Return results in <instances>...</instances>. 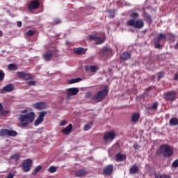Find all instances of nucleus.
<instances>
[{"label": "nucleus", "instance_id": "2f4dec72", "mask_svg": "<svg viewBox=\"0 0 178 178\" xmlns=\"http://www.w3.org/2000/svg\"><path fill=\"white\" fill-rule=\"evenodd\" d=\"M8 136V129H0V137Z\"/></svg>", "mask_w": 178, "mask_h": 178}, {"label": "nucleus", "instance_id": "f8f14e48", "mask_svg": "<svg viewBox=\"0 0 178 178\" xmlns=\"http://www.w3.org/2000/svg\"><path fill=\"white\" fill-rule=\"evenodd\" d=\"M165 98L166 101H175L176 99V92H168L165 95Z\"/></svg>", "mask_w": 178, "mask_h": 178}, {"label": "nucleus", "instance_id": "7c9ffc66", "mask_svg": "<svg viewBox=\"0 0 178 178\" xmlns=\"http://www.w3.org/2000/svg\"><path fill=\"white\" fill-rule=\"evenodd\" d=\"M170 124H171V126H177L178 120L177 118H172L170 120Z\"/></svg>", "mask_w": 178, "mask_h": 178}, {"label": "nucleus", "instance_id": "a18cd8bd", "mask_svg": "<svg viewBox=\"0 0 178 178\" xmlns=\"http://www.w3.org/2000/svg\"><path fill=\"white\" fill-rule=\"evenodd\" d=\"M8 113H9V111H1V115H2V116H6V115H8Z\"/></svg>", "mask_w": 178, "mask_h": 178}, {"label": "nucleus", "instance_id": "9d476101", "mask_svg": "<svg viewBox=\"0 0 178 178\" xmlns=\"http://www.w3.org/2000/svg\"><path fill=\"white\" fill-rule=\"evenodd\" d=\"M17 76L19 77V79H23L24 80H31V79H33L32 74H27L24 72H18Z\"/></svg>", "mask_w": 178, "mask_h": 178}, {"label": "nucleus", "instance_id": "39448f33", "mask_svg": "<svg viewBox=\"0 0 178 178\" xmlns=\"http://www.w3.org/2000/svg\"><path fill=\"white\" fill-rule=\"evenodd\" d=\"M33 163V161L30 159L26 160H24L22 162V170L27 173V172H30L31 170V165Z\"/></svg>", "mask_w": 178, "mask_h": 178}, {"label": "nucleus", "instance_id": "a878e982", "mask_svg": "<svg viewBox=\"0 0 178 178\" xmlns=\"http://www.w3.org/2000/svg\"><path fill=\"white\" fill-rule=\"evenodd\" d=\"M7 136H8V137H16L17 132L12 129H7Z\"/></svg>", "mask_w": 178, "mask_h": 178}, {"label": "nucleus", "instance_id": "f3484780", "mask_svg": "<svg viewBox=\"0 0 178 178\" xmlns=\"http://www.w3.org/2000/svg\"><path fill=\"white\" fill-rule=\"evenodd\" d=\"M72 129H73V124H70L67 127L62 129L61 133L65 136H69L72 133Z\"/></svg>", "mask_w": 178, "mask_h": 178}, {"label": "nucleus", "instance_id": "0eeeda50", "mask_svg": "<svg viewBox=\"0 0 178 178\" xmlns=\"http://www.w3.org/2000/svg\"><path fill=\"white\" fill-rule=\"evenodd\" d=\"M166 40V35L164 33H160L154 38V42L156 48H161V41H165Z\"/></svg>", "mask_w": 178, "mask_h": 178}, {"label": "nucleus", "instance_id": "c9c22d12", "mask_svg": "<svg viewBox=\"0 0 178 178\" xmlns=\"http://www.w3.org/2000/svg\"><path fill=\"white\" fill-rule=\"evenodd\" d=\"M57 168L55 166H51L49 169H48V172H49V173H55V172H56Z\"/></svg>", "mask_w": 178, "mask_h": 178}, {"label": "nucleus", "instance_id": "5fc2aeb1", "mask_svg": "<svg viewBox=\"0 0 178 178\" xmlns=\"http://www.w3.org/2000/svg\"><path fill=\"white\" fill-rule=\"evenodd\" d=\"M174 80H178V73L175 74Z\"/></svg>", "mask_w": 178, "mask_h": 178}, {"label": "nucleus", "instance_id": "2eb2a0df", "mask_svg": "<svg viewBox=\"0 0 178 178\" xmlns=\"http://www.w3.org/2000/svg\"><path fill=\"white\" fill-rule=\"evenodd\" d=\"M112 172H113V165H108L103 170L104 175H106V176H109L110 175H112Z\"/></svg>", "mask_w": 178, "mask_h": 178}, {"label": "nucleus", "instance_id": "dca6fc26", "mask_svg": "<svg viewBox=\"0 0 178 178\" xmlns=\"http://www.w3.org/2000/svg\"><path fill=\"white\" fill-rule=\"evenodd\" d=\"M99 69V67L97 65L85 66L86 72H88V70H90L91 73H95L96 72H98Z\"/></svg>", "mask_w": 178, "mask_h": 178}, {"label": "nucleus", "instance_id": "72a5a7b5", "mask_svg": "<svg viewBox=\"0 0 178 178\" xmlns=\"http://www.w3.org/2000/svg\"><path fill=\"white\" fill-rule=\"evenodd\" d=\"M91 127H92V122H89L88 124H86L85 126H84V130L85 131H87L88 130H90V129H91Z\"/></svg>", "mask_w": 178, "mask_h": 178}, {"label": "nucleus", "instance_id": "b1692460", "mask_svg": "<svg viewBox=\"0 0 178 178\" xmlns=\"http://www.w3.org/2000/svg\"><path fill=\"white\" fill-rule=\"evenodd\" d=\"M120 58L122 59V60H127V59H130V58H131V54L124 52L120 55Z\"/></svg>", "mask_w": 178, "mask_h": 178}, {"label": "nucleus", "instance_id": "473e14b6", "mask_svg": "<svg viewBox=\"0 0 178 178\" xmlns=\"http://www.w3.org/2000/svg\"><path fill=\"white\" fill-rule=\"evenodd\" d=\"M41 169H42V166L41 165L36 166L33 171V174L36 175V173H38V172H40Z\"/></svg>", "mask_w": 178, "mask_h": 178}, {"label": "nucleus", "instance_id": "5701e85b", "mask_svg": "<svg viewBox=\"0 0 178 178\" xmlns=\"http://www.w3.org/2000/svg\"><path fill=\"white\" fill-rule=\"evenodd\" d=\"M102 55H106L109 56V55H112V49L110 47H104L101 51Z\"/></svg>", "mask_w": 178, "mask_h": 178}, {"label": "nucleus", "instance_id": "58836bf2", "mask_svg": "<svg viewBox=\"0 0 178 178\" xmlns=\"http://www.w3.org/2000/svg\"><path fill=\"white\" fill-rule=\"evenodd\" d=\"M131 17H132V19H137V17H138V13L133 12L131 15Z\"/></svg>", "mask_w": 178, "mask_h": 178}, {"label": "nucleus", "instance_id": "7ed1b4c3", "mask_svg": "<svg viewBox=\"0 0 178 178\" xmlns=\"http://www.w3.org/2000/svg\"><path fill=\"white\" fill-rule=\"evenodd\" d=\"M160 152L166 158L173 155V149L168 145H163L160 147Z\"/></svg>", "mask_w": 178, "mask_h": 178}, {"label": "nucleus", "instance_id": "3c124183", "mask_svg": "<svg viewBox=\"0 0 178 178\" xmlns=\"http://www.w3.org/2000/svg\"><path fill=\"white\" fill-rule=\"evenodd\" d=\"M134 149H138L140 148V145H138L137 143H135L134 145Z\"/></svg>", "mask_w": 178, "mask_h": 178}, {"label": "nucleus", "instance_id": "de8ad7c7", "mask_svg": "<svg viewBox=\"0 0 178 178\" xmlns=\"http://www.w3.org/2000/svg\"><path fill=\"white\" fill-rule=\"evenodd\" d=\"M15 177V174H13L12 172H9L8 175L6 177V178H13Z\"/></svg>", "mask_w": 178, "mask_h": 178}, {"label": "nucleus", "instance_id": "8fccbe9b", "mask_svg": "<svg viewBox=\"0 0 178 178\" xmlns=\"http://www.w3.org/2000/svg\"><path fill=\"white\" fill-rule=\"evenodd\" d=\"M67 123V122L65 120H63V121L60 122L59 126H65Z\"/></svg>", "mask_w": 178, "mask_h": 178}, {"label": "nucleus", "instance_id": "49530a36", "mask_svg": "<svg viewBox=\"0 0 178 178\" xmlns=\"http://www.w3.org/2000/svg\"><path fill=\"white\" fill-rule=\"evenodd\" d=\"M54 24H59V23H60V19H59V18H54Z\"/></svg>", "mask_w": 178, "mask_h": 178}, {"label": "nucleus", "instance_id": "ea45409f", "mask_svg": "<svg viewBox=\"0 0 178 178\" xmlns=\"http://www.w3.org/2000/svg\"><path fill=\"white\" fill-rule=\"evenodd\" d=\"M3 79H5V73H3V71L0 70V81H3Z\"/></svg>", "mask_w": 178, "mask_h": 178}, {"label": "nucleus", "instance_id": "423d86ee", "mask_svg": "<svg viewBox=\"0 0 178 178\" xmlns=\"http://www.w3.org/2000/svg\"><path fill=\"white\" fill-rule=\"evenodd\" d=\"M65 92H67V99H70V97H73L74 95H77L79 94L78 88H70L65 90Z\"/></svg>", "mask_w": 178, "mask_h": 178}, {"label": "nucleus", "instance_id": "c03bdc74", "mask_svg": "<svg viewBox=\"0 0 178 178\" xmlns=\"http://www.w3.org/2000/svg\"><path fill=\"white\" fill-rule=\"evenodd\" d=\"M155 178H167L166 175H161L159 174H156L155 175Z\"/></svg>", "mask_w": 178, "mask_h": 178}, {"label": "nucleus", "instance_id": "864d4df0", "mask_svg": "<svg viewBox=\"0 0 178 178\" xmlns=\"http://www.w3.org/2000/svg\"><path fill=\"white\" fill-rule=\"evenodd\" d=\"M91 97V92H88L86 95V98H90Z\"/></svg>", "mask_w": 178, "mask_h": 178}, {"label": "nucleus", "instance_id": "f257e3e1", "mask_svg": "<svg viewBox=\"0 0 178 178\" xmlns=\"http://www.w3.org/2000/svg\"><path fill=\"white\" fill-rule=\"evenodd\" d=\"M22 113L18 118L20 127H27L29 124H31L34 122V119H35V112H29L27 110H23Z\"/></svg>", "mask_w": 178, "mask_h": 178}, {"label": "nucleus", "instance_id": "6e6d98bb", "mask_svg": "<svg viewBox=\"0 0 178 178\" xmlns=\"http://www.w3.org/2000/svg\"><path fill=\"white\" fill-rule=\"evenodd\" d=\"M1 111H3V106L2 104H0V112H1Z\"/></svg>", "mask_w": 178, "mask_h": 178}, {"label": "nucleus", "instance_id": "c756f323", "mask_svg": "<svg viewBox=\"0 0 178 178\" xmlns=\"http://www.w3.org/2000/svg\"><path fill=\"white\" fill-rule=\"evenodd\" d=\"M136 172H138V166L137 165H133L131 168H130V172L132 175L136 174Z\"/></svg>", "mask_w": 178, "mask_h": 178}, {"label": "nucleus", "instance_id": "a211bd4d", "mask_svg": "<svg viewBox=\"0 0 178 178\" xmlns=\"http://www.w3.org/2000/svg\"><path fill=\"white\" fill-rule=\"evenodd\" d=\"M73 51L76 55H84L87 52V49L83 47H78L73 49Z\"/></svg>", "mask_w": 178, "mask_h": 178}, {"label": "nucleus", "instance_id": "9b49d317", "mask_svg": "<svg viewBox=\"0 0 178 178\" xmlns=\"http://www.w3.org/2000/svg\"><path fill=\"white\" fill-rule=\"evenodd\" d=\"M88 38L90 40H93V41H95L96 44H102L105 41L104 38L97 37L95 35H90Z\"/></svg>", "mask_w": 178, "mask_h": 178}, {"label": "nucleus", "instance_id": "6ab92c4d", "mask_svg": "<svg viewBox=\"0 0 178 178\" xmlns=\"http://www.w3.org/2000/svg\"><path fill=\"white\" fill-rule=\"evenodd\" d=\"M43 59L44 60H51V59H52V56H53V53L52 51L49 50L45 51L43 55Z\"/></svg>", "mask_w": 178, "mask_h": 178}, {"label": "nucleus", "instance_id": "6e6552de", "mask_svg": "<svg viewBox=\"0 0 178 178\" xmlns=\"http://www.w3.org/2000/svg\"><path fill=\"white\" fill-rule=\"evenodd\" d=\"M116 137V133L115 131H110L104 134V140L106 143L108 141H113Z\"/></svg>", "mask_w": 178, "mask_h": 178}, {"label": "nucleus", "instance_id": "09e8293b", "mask_svg": "<svg viewBox=\"0 0 178 178\" xmlns=\"http://www.w3.org/2000/svg\"><path fill=\"white\" fill-rule=\"evenodd\" d=\"M164 73L163 72H160L159 73V75H158V80H161V79H162V77H163L164 76Z\"/></svg>", "mask_w": 178, "mask_h": 178}, {"label": "nucleus", "instance_id": "603ef678", "mask_svg": "<svg viewBox=\"0 0 178 178\" xmlns=\"http://www.w3.org/2000/svg\"><path fill=\"white\" fill-rule=\"evenodd\" d=\"M17 24V27H22V22L18 21Z\"/></svg>", "mask_w": 178, "mask_h": 178}, {"label": "nucleus", "instance_id": "c85d7f7f", "mask_svg": "<svg viewBox=\"0 0 178 178\" xmlns=\"http://www.w3.org/2000/svg\"><path fill=\"white\" fill-rule=\"evenodd\" d=\"M159 105V103H158V102H156L150 107H149V109L150 111H156V109H158Z\"/></svg>", "mask_w": 178, "mask_h": 178}, {"label": "nucleus", "instance_id": "f03ea898", "mask_svg": "<svg viewBox=\"0 0 178 178\" xmlns=\"http://www.w3.org/2000/svg\"><path fill=\"white\" fill-rule=\"evenodd\" d=\"M127 26L134 27L135 29H143L144 27V21L143 19H131L127 22Z\"/></svg>", "mask_w": 178, "mask_h": 178}, {"label": "nucleus", "instance_id": "393cba45", "mask_svg": "<svg viewBox=\"0 0 178 178\" xmlns=\"http://www.w3.org/2000/svg\"><path fill=\"white\" fill-rule=\"evenodd\" d=\"M85 175H87V170L86 169H81L75 172V175L77 177H81V176H85Z\"/></svg>", "mask_w": 178, "mask_h": 178}, {"label": "nucleus", "instance_id": "20e7f679", "mask_svg": "<svg viewBox=\"0 0 178 178\" xmlns=\"http://www.w3.org/2000/svg\"><path fill=\"white\" fill-rule=\"evenodd\" d=\"M108 95V89L104 88L102 90L99 91L93 97V99L96 102H101Z\"/></svg>", "mask_w": 178, "mask_h": 178}, {"label": "nucleus", "instance_id": "cd10ccee", "mask_svg": "<svg viewBox=\"0 0 178 178\" xmlns=\"http://www.w3.org/2000/svg\"><path fill=\"white\" fill-rule=\"evenodd\" d=\"M10 159H12V161H15V162H17V161H19V158H20V154L15 153L13 155L10 156Z\"/></svg>", "mask_w": 178, "mask_h": 178}, {"label": "nucleus", "instance_id": "37998d69", "mask_svg": "<svg viewBox=\"0 0 178 178\" xmlns=\"http://www.w3.org/2000/svg\"><path fill=\"white\" fill-rule=\"evenodd\" d=\"M28 37H31V35H34V31L33 30H29L26 33Z\"/></svg>", "mask_w": 178, "mask_h": 178}, {"label": "nucleus", "instance_id": "bb28decb", "mask_svg": "<svg viewBox=\"0 0 178 178\" xmlns=\"http://www.w3.org/2000/svg\"><path fill=\"white\" fill-rule=\"evenodd\" d=\"M81 78H76L70 79L67 81L68 84H74V83H79V81H81Z\"/></svg>", "mask_w": 178, "mask_h": 178}, {"label": "nucleus", "instance_id": "a19ab883", "mask_svg": "<svg viewBox=\"0 0 178 178\" xmlns=\"http://www.w3.org/2000/svg\"><path fill=\"white\" fill-rule=\"evenodd\" d=\"M108 16L109 17H115V10H109L108 11Z\"/></svg>", "mask_w": 178, "mask_h": 178}, {"label": "nucleus", "instance_id": "aec40b11", "mask_svg": "<svg viewBox=\"0 0 178 178\" xmlns=\"http://www.w3.org/2000/svg\"><path fill=\"white\" fill-rule=\"evenodd\" d=\"M140 120V113H134L131 116V122L132 124H136Z\"/></svg>", "mask_w": 178, "mask_h": 178}, {"label": "nucleus", "instance_id": "4c0bfd02", "mask_svg": "<svg viewBox=\"0 0 178 178\" xmlns=\"http://www.w3.org/2000/svg\"><path fill=\"white\" fill-rule=\"evenodd\" d=\"M27 86H29V87H31L33 86H35L36 83L35 81H29L26 82Z\"/></svg>", "mask_w": 178, "mask_h": 178}, {"label": "nucleus", "instance_id": "1a4fd4ad", "mask_svg": "<svg viewBox=\"0 0 178 178\" xmlns=\"http://www.w3.org/2000/svg\"><path fill=\"white\" fill-rule=\"evenodd\" d=\"M45 115H47L46 111H42L39 113V116L35 121V126H38L39 124H41V123L44 122V118H45Z\"/></svg>", "mask_w": 178, "mask_h": 178}, {"label": "nucleus", "instance_id": "4be33fe9", "mask_svg": "<svg viewBox=\"0 0 178 178\" xmlns=\"http://www.w3.org/2000/svg\"><path fill=\"white\" fill-rule=\"evenodd\" d=\"M115 161L117 162H122L123 161H126V154H122L118 153L115 155Z\"/></svg>", "mask_w": 178, "mask_h": 178}, {"label": "nucleus", "instance_id": "4468645a", "mask_svg": "<svg viewBox=\"0 0 178 178\" xmlns=\"http://www.w3.org/2000/svg\"><path fill=\"white\" fill-rule=\"evenodd\" d=\"M15 90V86L13 84H8L3 87V88L1 90V94H5V92H10Z\"/></svg>", "mask_w": 178, "mask_h": 178}, {"label": "nucleus", "instance_id": "412c9836", "mask_svg": "<svg viewBox=\"0 0 178 178\" xmlns=\"http://www.w3.org/2000/svg\"><path fill=\"white\" fill-rule=\"evenodd\" d=\"M33 108L36 109H45L47 108V103L45 102H38L33 105Z\"/></svg>", "mask_w": 178, "mask_h": 178}, {"label": "nucleus", "instance_id": "ddd939ff", "mask_svg": "<svg viewBox=\"0 0 178 178\" xmlns=\"http://www.w3.org/2000/svg\"><path fill=\"white\" fill-rule=\"evenodd\" d=\"M40 7V3L38 0L32 1L29 5V10H35V9H38Z\"/></svg>", "mask_w": 178, "mask_h": 178}, {"label": "nucleus", "instance_id": "79ce46f5", "mask_svg": "<svg viewBox=\"0 0 178 178\" xmlns=\"http://www.w3.org/2000/svg\"><path fill=\"white\" fill-rule=\"evenodd\" d=\"M172 168H178V159L172 163Z\"/></svg>", "mask_w": 178, "mask_h": 178}, {"label": "nucleus", "instance_id": "f704fd0d", "mask_svg": "<svg viewBox=\"0 0 178 178\" xmlns=\"http://www.w3.org/2000/svg\"><path fill=\"white\" fill-rule=\"evenodd\" d=\"M145 19L147 23H152V19L151 18V16H149L148 14H145Z\"/></svg>", "mask_w": 178, "mask_h": 178}, {"label": "nucleus", "instance_id": "e433bc0d", "mask_svg": "<svg viewBox=\"0 0 178 178\" xmlns=\"http://www.w3.org/2000/svg\"><path fill=\"white\" fill-rule=\"evenodd\" d=\"M8 69L10 70H17V67L16 66V65L14 64H10L8 65Z\"/></svg>", "mask_w": 178, "mask_h": 178}]
</instances>
